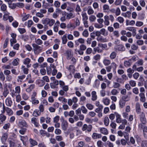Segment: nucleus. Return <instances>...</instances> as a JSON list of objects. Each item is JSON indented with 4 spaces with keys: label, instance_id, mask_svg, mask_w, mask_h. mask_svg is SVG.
I'll return each instance as SVG.
<instances>
[{
    "label": "nucleus",
    "instance_id": "nucleus-53",
    "mask_svg": "<svg viewBox=\"0 0 147 147\" xmlns=\"http://www.w3.org/2000/svg\"><path fill=\"white\" fill-rule=\"evenodd\" d=\"M86 107L89 110H91L94 108V105L90 103H88L86 105Z\"/></svg>",
    "mask_w": 147,
    "mask_h": 147
},
{
    "label": "nucleus",
    "instance_id": "nucleus-13",
    "mask_svg": "<svg viewBox=\"0 0 147 147\" xmlns=\"http://www.w3.org/2000/svg\"><path fill=\"white\" fill-rule=\"evenodd\" d=\"M139 96L140 97V100L141 102H145L146 98L144 93H140Z\"/></svg>",
    "mask_w": 147,
    "mask_h": 147
},
{
    "label": "nucleus",
    "instance_id": "nucleus-42",
    "mask_svg": "<svg viewBox=\"0 0 147 147\" xmlns=\"http://www.w3.org/2000/svg\"><path fill=\"white\" fill-rule=\"evenodd\" d=\"M28 68L25 67L24 66L22 65L21 69L23 70L24 73L25 74H27L28 73Z\"/></svg>",
    "mask_w": 147,
    "mask_h": 147
},
{
    "label": "nucleus",
    "instance_id": "nucleus-26",
    "mask_svg": "<svg viewBox=\"0 0 147 147\" xmlns=\"http://www.w3.org/2000/svg\"><path fill=\"white\" fill-rule=\"evenodd\" d=\"M62 43L63 44H65L67 41V34H65L61 37Z\"/></svg>",
    "mask_w": 147,
    "mask_h": 147
},
{
    "label": "nucleus",
    "instance_id": "nucleus-43",
    "mask_svg": "<svg viewBox=\"0 0 147 147\" xmlns=\"http://www.w3.org/2000/svg\"><path fill=\"white\" fill-rule=\"evenodd\" d=\"M116 20L120 24H123L124 21V20L123 17L119 16L117 18Z\"/></svg>",
    "mask_w": 147,
    "mask_h": 147
},
{
    "label": "nucleus",
    "instance_id": "nucleus-54",
    "mask_svg": "<svg viewBox=\"0 0 147 147\" xmlns=\"http://www.w3.org/2000/svg\"><path fill=\"white\" fill-rule=\"evenodd\" d=\"M99 47H96L93 49L94 51L95 52H97L98 53H101L103 51V50L99 48Z\"/></svg>",
    "mask_w": 147,
    "mask_h": 147
},
{
    "label": "nucleus",
    "instance_id": "nucleus-4",
    "mask_svg": "<svg viewBox=\"0 0 147 147\" xmlns=\"http://www.w3.org/2000/svg\"><path fill=\"white\" fill-rule=\"evenodd\" d=\"M65 55L66 56L67 59H70L72 56L71 50L70 49L66 50L65 53Z\"/></svg>",
    "mask_w": 147,
    "mask_h": 147
},
{
    "label": "nucleus",
    "instance_id": "nucleus-27",
    "mask_svg": "<svg viewBox=\"0 0 147 147\" xmlns=\"http://www.w3.org/2000/svg\"><path fill=\"white\" fill-rule=\"evenodd\" d=\"M34 87L35 85L34 84H31L26 89V91L27 92H29L34 89Z\"/></svg>",
    "mask_w": 147,
    "mask_h": 147
},
{
    "label": "nucleus",
    "instance_id": "nucleus-16",
    "mask_svg": "<svg viewBox=\"0 0 147 147\" xmlns=\"http://www.w3.org/2000/svg\"><path fill=\"white\" fill-rule=\"evenodd\" d=\"M6 104L7 106L11 107L12 104V101L10 97L7 98L5 100Z\"/></svg>",
    "mask_w": 147,
    "mask_h": 147
},
{
    "label": "nucleus",
    "instance_id": "nucleus-37",
    "mask_svg": "<svg viewBox=\"0 0 147 147\" xmlns=\"http://www.w3.org/2000/svg\"><path fill=\"white\" fill-rule=\"evenodd\" d=\"M121 99L126 102H127L130 100V98L127 95H125L122 96Z\"/></svg>",
    "mask_w": 147,
    "mask_h": 147
},
{
    "label": "nucleus",
    "instance_id": "nucleus-23",
    "mask_svg": "<svg viewBox=\"0 0 147 147\" xmlns=\"http://www.w3.org/2000/svg\"><path fill=\"white\" fill-rule=\"evenodd\" d=\"M36 82L37 84L40 87L42 86L45 84V82L43 80H37Z\"/></svg>",
    "mask_w": 147,
    "mask_h": 147
},
{
    "label": "nucleus",
    "instance_id": "nucleus-29",
    "mask_svg": "<svg viewBox=\"0 0 147 147\" xmlns=\"http://www.w3.org/2000/svg\"><path fill=\"white\" fill-rule=\"evenodd\" d=\"M41 112L38 110L35 109L32 115L33 116L36 117L40 115Z\"/></svg>",
    "mask_w": 147,
    "mask_h": 147
},
{
    "label": "nucleus",
    "instance_id": "nucleus-10",
    "mask_svg": "<svg viewBox=\"0 0 147 147\" xmlns=\"http://www.w3.org/2000/svg\"><path fill=\"white\" fill-rule=\"evenodd\" d=\"M21 16L22 17V20L23 21H24L28 18L30 16L29 14H26V13H23L21 14Z\"/></svg>",
    "mask_w": 147,
    "mask_h": 147
},
{
    "label": "nucleus",
    "instance_id": "nucleus-61",
    "mask_svg": "<svg viewBox=\"0 0 147 147\" xmlns=\"http://www.w3.org/2000/svg\"><path fill=\"white\" fill-rule=\"evenodd\" d=\"M54 133L56 135H59L61 134V131L59 129L56 128L55 130Z\"/></svg>",
    "mask_w": 147,
    "mask_h": 147
},
{
    "label": "nucleus",
    "instance_id": "nucleus-33",
    "mask_svg": "<svg viewBox=\"0 0 147 147\" xmlns=\"http://www.w3.org/2000/svg\"><path fill=\"white\" fill-rule=\"evenodd\" d=\"M103 63L105 66H107L110 64V61L109 59H105L103 61Z\"/></svg>",
    "mask_w": 147,
    "mask_h": 147
},
{
    "label": "nucleus",
    "instance_id": "nucleus-40",
    "mask_svg": "<svg viewBox=\"0 0 147 147\" xmlns=\"http://www.w3.org/2000/svg\"><path fill=\"white\" fill-rule=\"evenodd\" d=\"M126 102L125 101L121 99L119 101V104L121 108H123L125 106Z\"/></svg>",
    "mask_w": 147,
    "mask_h": 147
},
{
    "label": "nucleus",
    "instance_id": "nucleus-38",
    "mask_svg": "<svg viewBox=\"0 0 147 147\" xmlns=\"http://www.w3.org/2000/svg\"><path fill=\"white\" fill-rule=\"evenodd\" d=\"M81 15L82 17V21L86 20H88V17L86 12H82Z\"/></svg>",
    "mask_w": 147,
    "mask_h": 147
},
{
    "label": "nucleus",
    "instance_id": "nucleus-12",
    "mask_svg": "<svg viewBox=\"0 0 147 147\" xmlns=\"http://www.w3.org/2000/svg\"><path fill=\"white\" fill-rule=\"evenodd\" d=\"M104 23L105 25L108 26L109 25L110 22L109 21V16H108L106 15L104 16Z\"/></svg>",
    "mask_w": 147,
    "mask_h": 147
},
{
    "label": "nucleus",
    "instance_id": "nucleus-47",
    "mask_svg": "<svg viewBox=\"0 0 147 147\" xmlns=\"http://www.w3.org/2000/svg\"><path fill=\"white\" fill-rule=\"evenodd\" d=\"M35 42L36 44H37L38 45H41L43 43L42 40L40 38L36 39L35 40Z\"/></svg>",
    "mask_w": 147,
    "mask_h": 147
},
{
    "label": "nucleus",
    "instance_id": "nucleus-31",
    "mask_svg": "<svg viewBox=\"0 0 147 147\" xmlns=\"http://www.w3.org/2000/svg\"><path fill=\"white\" fill-rule=\"evenodd\" d=\"M117 55L116 52L114 51L112 52L109 56L110 59L111 60L114 59L116 57Z\"/></svg>",
    "mask_w": 147,
    "mask_h": 147
},
{
    "label": "nucleus",
    "instance_id": "nucleus-21",
    "mask_svg": "<svg viewBox=\"0 0 147 147\" xmlns=\"http://www.w3.org/2000/svg\"><path fill=\"white\" fill-rule=\"evenodd\" d=\"M100 31L101 34L105 36H107L108 35V31L106 30L105 28H102L100 29Z\"/></svg>",
    "mask_w": 147,
    "mask_h": 147
},
{
    "label": "nucleus",
    "instance_id": "nucleus-41",
    "mask_svg": "<svg viewBox=\"0 0 147 147\" xmlns=\"http://www.w3.org/2000/svg\"><path fill=\"white\" fill-rule=\"evenodd\" d=\"M5 111L9 115H11L13 114V112L11 109L8 107L5 108Z\"/></svg>",
    "mask_w": 147,
    "mask_h": 147
},
{
    "label": "nucleus",
    "instance_id": "nucleus-14",
    "mask_svg": "<svg viewBox=\"0 0 147 147\" xmlns=\"http://www.w3.org/2000/svg\"><path fill=\"white\" fill-rule=\"evenodd\" d=\"M29 141L30 144V147H33L37 145V142L32 138H30Z\"/></svg>",
    "mask_w": 147,
    "mask_h": 147
},
{
    "label": "nucleus",
    "instance_id": "nucleus-17",
    "mask_svg": "<svg viewBox=\"0 0 147 147\" xmlns=\"http://www.w3.org/2000/svg\"><path fill=\"white\" fill-rule=\"evenodd\" d=\"M92 98L91 100L93 101H95L97 98V96L96 94V92L94 91H92L91 93Z\"/></svg>",
    "mask_w": 147,
    "mask_h": 147
},
{
    "label": "nucleus",
    "instance_id": "nucleus-30",
    "mask_svg": "<svg viewBox=\"0 0 147 147\" xmlns=\"http://www.w3.org/2000/svg\"><path fill=\"white\" fill-rule=\"evenodd\" d=\"M103 9L105 12L108 13L109 12V6L107 4H105L103 6Z\"/></svg>",
    "mask_w": 147,
    "mask_h": 147
},
{
    "label": "nucleus",
    "instance_id": "nucleus-56",
    "mask_svg": "<svg viewBox=\"0 0 147 147\" xmlns=\"http://www.w3.org/2000/svg\"><path fill=\"white\" fill-rule=\"evenodd\" d=\"M112 69H113V70H115L116 68L117 67V64L114 62H112L111 64V65H110Z\"/></svg>",
    "mask_w": 147,
    "mask_h": 147
},
{
    "label": "nucleus",
    "instance_id": "nucleus-62",
    "mask_svg": "<svg viewBox=\"0 0 147 147\" xmlns=\"http://www.w3.org/2000/svg\"><path fill=\"white\" fill-rule=\"evenodd\" d=\"M121 86L120 84L116 82H114L113 83V87L114 88H118L120 87Z\"/></svg>",
    "mask_w": 147,
    "mask_h": 147
},
{
    "label": "nucleus",
    "instance_id": "nucleus-59",
    "mask_svg": "<svg viewBox=\"0 0 147 147\" xmlns=\"http://www.w3.org/2000/svg\"><path fill=\"white\" fill-rule=\"evenodd\" d=\"M113 36L116 37V38H118L119 36V31L118 30L114 31L113 32Z\"/></svg>",
    "mask_w": 147,
    "mask_h": 147
},
{
    "label": "nucleus",
    "instance_id": "nucleus-32",
    "mask_svg": "<svg viewBox=\"0 0 147 147\" xmlns=\"http://www.w3.org/2000/svg\"><path fill=\"white\" fill-rule=\"evenodd\" d=\"M100 131L102 134L107 135L108 134L107 129L104 127L101 128L100 129Z\"/></svg>",
    "mask_w": 147,
    "mask_h": 147
},
{
    "label": "nucleus",
    "instance_id": "nucleus-55",
    "mask_svg": "<svg viewBox=\"0 0 147 147\" xmlns=\"http://www.w3.org/2000/svg\"><path fill=\"white\" fill-rule=\"evenodd\" d=\"M1 9L3 11L5 12L7 9V6L4 4H2L1 6Z\"/></svg>",
    "mask_w": 147,
    "mask_h": 147
},
{
    "label": "nucleus",
    "instance_id": "nucleus-45",
    "mask_svg": "<svg viewBox=\"0 0 147 147\" xmlns=\"http://www.w3.org/2000/svg\"><path fill=\"white\" fill-rule=\"evenodd\" d=\"M32 104L33 105H37L39 103V101L36 98H31Z\"/></svg>",
    "mask_w": 147,
    "mask_h": 147
},
{
    "label": "nucleus",
    "instance_id": "nucleus-3",
    "mask_svg": "<svg viewBox=\"0 0 147 147\" xmlns=\"http://www.w3.org/2000/svg\"><path fill=\"white\" fill-rule=\"evenodd\" d=\"M92 126L91 125L89 124L87 125L86 124H84L82 126V130L83 131H86L88 132H90L92 129Z\"/></svg>",
    "mask_w": 147,
    "mask_h": 147
},
{
    "label": "nucleus",
    "instance_id": "nucleus-28",
    "mask_svg": "<svg viewBox=\"0 0 147 147\" xmlns=\"http://www.w3.org/2000/svg\"><path fill=\"white\" fill-rule=\"evenodd\" d=\"M131 12L130 11H128L126 12L125 13H123L121 14V15L125 18H129L131 16Z\"/></svg>",
    "mask_w": 147,
    "mask_h": 147
},
{
    "label": "nucleus",
    "instance_id": "nucleus-44",
    "mask_svg": "<svg viewBox=\"0 0 147 147\" xmlns=\"http://www.w3.org/2000/svg\"><path fill=\"white\" fill-rule=\"evenodd\" d=\"M96 19V17L94 15H91L89 17V20L91 22H94Z\"/></svg>",
    "mask_w": 147,
    "mask_h": 147
},
{
    "label": "nucleus",
    "instance_id": "nucleus-9",
    "mask_svg": "<svg viewBox=\"0 0 147 147\" xmlns=\"http://www.w3.org/2000/svg\"><path fill=\"white\" fill-rule=\"evenodd\" d=\"M135 108L136 112L137 114H140L141 111L140 107V104L138 102H137L136 104Z\"/></svg>",
    "mask_w": 147,
    "mask_h": 147
},
{
    "label": "nucleus",
    "instance_id": "nucleus-35",
    "mask_svg": "<svg viewBox=\"0 0 147 147\" xmlns=\"http://www.w3.org/2000/svg\"><path fill=\"white\" fill-rule=\"evenodd\" d=\"M75 11L78 15L80 14L79 12H81L82 11L80 6L78 4H77L76 5Z\"/></svg>",
    "mask_w": 147,
    "mask_h": 147
},
{
    "label": "nucleus",
    "instance_id": "nucleus-15",
    "mask_svg": "<svg viewBox=\"0 0 147 147\" xmlns=\"http://www.w3.org/2000/svg\"><path fill=\"white\" fill-rule=\"evenodd\" d=\"M75 15L71 12L67 13L66 15V18L67 20H69L74 18Z\"/></svg>",
    "mask_w": 147,
    "mask_h": 147
},
{
    "label": "nucleus",
    "instance_id": "nucleus-64",
    "mask_svg": "<svg viewBox=\"0 0 147 147\" xmlns=\"http://www.w3.org/2000/svg\"><path fill=\"white\" fill-rule=\"evenodd\" d=\"M143 134L145 138H147V127H145L143 129Z\"/></svg>",
    "mask_w": 147,
    "mask_h": 147
},
{
    "label": "nucleus",
    "instance_id": "nucleus-50",
    "mask_svg": "<svg viewBox=\"0 0 147 147\" xmlns=\"http://www.w3.org/2000/svg\"><path fill=\"white\" fill-rule=\"evenodd\" d=\"M55 22V20H54L53 19H49L48 24H49V26L51 27L53 25Z\"/></svg>",
    "mask_w": 147,
    "mask_h": 147
},
{
    "label": "nucleus",
    "instance_id": "nucleus-25",
    "mask_svg": "<svg viewBox=\"0 0 147 147\" xmlns=\"http://www.w3.org/2000/svg\"><path fill=\"white\" fill-rule=\"evenodd\" d=\"M33 24L34 23L31 20H28L27 22H26L25 23V25L27 26L28 28H30Z\"/></svg>",
    "mask_w": 147,
    "mask_h": 147
},
{
    "label": "nucleus",
    "instance_id": "nucleus-51",
    "mask_svg": "<svg viewBox=\"0 0 147 147\" xmlns=\"http://www.w3.org/2000/svg\"><path fill=\"white\" fill-rule=\"evenodd\" d=\"M6 118V116L3 114L0 115V121L1 122L4 121Z\"/></svg>",
    "mask_w": 147,
    "mask_h": 147
},
{
    "label": "nucleus",
    "instance_id": "nucleus-1",
    "mask_svg": "<svg viewBox=\"0 0 147 147\" xmlns=\"http://www.w3.org/2000/svg\"><path fill=\"white\" fill-rule=\"evenodd\" d=\"M32 46L33 48L34 53L38 55L41 53L42 51V48L35 43L32 44Z\"/></svg>",
    "mask_w": 147,
    "mask_h": 147
},
{
    "label": "nucleus",
    "instance_id": "nucleus-24",
    "mask_svg": "<svg viewBox=\"0 0 147 147\" xmlns=\"http://www.w3.org/2000/svg\"><path fill=\"white\" fill-rule=\"evenodd\" d=\"M102 101V102L106 105H108L110 102V100L107 98H103Z\"/></svg>",
    "mask_w": 147,
    "mask_h": 147
},
{
    "label": "nucleus",
    "instance_id": "nucleus-18",
    "mask_svg": "<svg viewBox=\"0 0 147 147\" xmlns=\"http://www.w3.org/2000/svg\"><path fill=\"white\" fill-rule=\"evenodd\" d=\"M135 23V21L133 20H126V26H134Z\"/></svg>",
    "mask_w": 147,
    "mask_h": 147
},
{
    "label": "nucleus",
    "instance_id": "nucleus-60",
    "mask_svg": "<svg viewBox=\"0 0 147 147\" xmlns=\"http://www.w3.org/2000/svg\"><path fill=\"white\" fill-rule=\"evenodd\" d=\"M19 59L17 58L14 59L12 62V64L14 66H16L18 64Z\"/></svg>",
    "mask_w": 147,
    "mask_h": 147
},
{
    "label": "nucleus",
    "instance_id": "nucleus-5",
    "mask_svg": "<svg viewBox=\"0 0 147 147\" xmlns=\"http://www.w3.org/2000/svg\"><path fill=\"white\" fill-rule=\"evenodd\" d=\"M140 115V118L141 121L143 124H145L146 123V119L144 113L142 112Z\"/></svg>",
    "mask_w": 147,
    "mask_h": 147
},
{
    "label": "nucleus",
    "instance_id": "nucleus-19",
    "mask_svg": "<svg viewBox=\"0 0 147 147\" xmlns=\"http://www.w3.org/2000/svg\"><path fill=\"white\" fill-rule=\"evenodd\" d=\"M102 137V135L100 134H98L96 133H94L93 134L92 137L94 139H99Z\"/></svg>",
    "mask_w": 147,
    "mask_h": 147
},
{
    "label": "nucleus",
    "instance_id": "nucleus-39",
    "mask_svg": "<svg viewBox=\"0 0 147 147\" xmlns=\"http://www.w3.org/2000/svg\"><path fill=\"white\" fill-rule=\"evenodd\" d=\"M104 124L106 126H107L109 125V120L107 117H105L104 120Z\"/></svg>",
    "mask_w": 147,
    "mask_h": 147
},
{
    "label": "nucleus",
    "instance_id": "nucleus-52",
    "mask_svg": "<svg viewBox=\"0 0 147 147\" xmlns=\"http://www.w3.org/2000/svg\"><path fill=\"white\" fill-rule=\"evenodd\" d=\"M132 92L136 95L138 94L139 93V90L137 87L134 88L132 90Z\"/></svg>",
    "mask_w": 147,
    "mask_h": 147
},
{
    "label": "nucleus",
    "instance_id": "nucleus-34",
    "mask_svg": "<svg viewBox=\"0 0 147 147\" xmlns=\"http://www.w3.org/2000/svg\"><path fill=\"white\" fill-rule=\"evenodd\" d=\"M131 65V59H129L128 61H125L124 62V65L126 67H129Z\"/></svg>",
    "mask_w": 147,
    "mask_h": 147
},
{
    "label": "nucleus",
    "instance_id": "nucleus-57",
    "mask_svg": "<svg viewBox=\"0 0 147 147\" xmlns=\"http://www.w3.org/2000/svg\"><path fill=\"white\" fill-rule=\"evenodd\" d=\"M83 36L85 37H87L89 35V33L87 30H84L82 33Z\"/></svg>",
    "mask_w": 147,
    "mask_h": 147
},
{
    "label": "nucleus",
    "instance_id": "nucleus-7",
    "mask_svg": "<svg viewBox=\"0 0 147 147\" xmlns=\"http://www.w3.org/2000/svg\"><path fill=\"white\" fill-rule=\"evenodd\" d=\"M62 129L64 131H66L68 127V122L66 120H63L61 124Z\"/></svg>",
    "mask_w": 147,
    "mask_h": 147
},
{
    "label": "nucleus",
    "instance_id": "nucleus-11",
    "mask_svg": "<svg viewBox=\"0 0 147 147\" xmlns=\"http://www.w3.org/2000/svg\"><path fill=\"white\" fill-rule=\"evenodd\" d=\"M115 115L116 117V122L117 123H120L122 122V119L120 115L117 113H115Z\"/></svg>",
    "mask_w": 147,
    "mask_h": 147
},
{
    "label": "nucleus",
    "instance_id": "nucleus-22",
    "mask_svg": "<svg viewBox=\"0 0 147 147\" xmlns=\"http://www.w3.org/2000/svg\"><path fill=\"white\" fill-rule=\"evenodd\" d=\"M117 50L119 51H125V48L122 45H119L117 46L116 48Z\"/></svg>",
    "mask_w": 147,
    "mask_h": 147
},
{
    "label": "nucleus",
    "instance_id": "nucleus-2",
    "mask_svg": "<svg viewBox=\"0 0 147 147\" xmlns=\"http://www.w3.org/2000/svg\"><path fill=\"white\" fill-rule=\"evenodd\" d=\"M86 49V46L84 44H81L80 46V49L78 50L77 49H75V51L77 52L80 55L83 54V51Z\"/></svg>",
    "mask_w": 147,
    "mask_h": 147
},
{
    "label": "nucleus",
    "instance_id": "nucleus-8",
    "mask_svg": "<svg viewBox=\"0 0 147 147\" xmlns=\"http://www.w3.org/2000/svg\"><path fill=\"white\" fill-rule=\"evenodd\" d=\"M8 138V134L7 132L3 133L1 138V140L2 143L5 142Z\"/></svg>",
    "mask_w": 147,
    "mask_h": 147
},
{
    "label": "nucleus",
    "instance_id": "nucleus-20",
    "mask_svg": "<svg viewBox=\"0 0 147 147\" xmlns=\"http://www.w3.org/2000/svg\"><path fill=\"white\" fill-rule=\"evenodd\" d=\"M96 40L98 41L101 42H107V39L101 36L97 37Z\"/></svg>",
    "mask_w": 147,
    "mask_h": 147
},
{
    "label": "nucleus",
    "instance_id": "nucleus-63",
    "mask_svg": "<svg viewBox=\"0 0 147 147\" xmlns=\"http://www.w3.org/2000/svg\"><path fill=\"white\" fill-rule=\"evenodd\" d=\"M142 147H147V141L144 140L142 141L141 143Z\"/></svg>",
    "mask_w": 147,
    "mask_h": 147
},
{
    "label": "nucleus",
    "instance_id": "nucleus-48",
    "mask_svg": "<svg viewBox=\"0 0 147 147\" xmlns=\"http://www.w3.org/2000/svg\"><path fill=\"white\" fill-rule=\"evenodd\" d=\"M119 92L117 90L115 89H113L111 91V94L113 95H116Z\"/></svg>",
    "mask_w": 147,
    "mask_h": 147
},
{
    "label": "nucleus",
    "instance_id": "nucleus-46",
    "mask_svg": "<svg viewBox=\"0 0 147 147\" xmlns=\"http://www.w3.org/2000/svg\"><path fill=\"white\" fill-rule=\"evenodd\" d=\"M58 99L63 103H65L67 102V99L62 96L59 97Z\"/></svg>",
    "mask_w": 147,
    "mask_h": 147
},
{
    "label": "nucleus",
    "instance_id": "nucleus-49",
    "mask_svg": "<svg viewBox=\"0 0 147 147\" xmlns=\"http://www.w3.org/2000/svg\"><path fill=\"white\" fill-rule=\"evenodd\" d=\"M67 28L68 29H69L72 28L73 29H75L76 26L73 25V24L71 23L68 24L66 26Z\"/></svg>",
    "mask_w": 147,
    "mask_h": 147
},
{
    "label": "nucleus",
    "instance_id": "nucleus-58",
    "mask_svg": "<svg viewBox=\"0 0 147 147\" xmlns=\"http://www.w3.org/2000/svg\"><path fill=\"white\" fill-rule=\"evenodd\" d=\"M10 125V123H7L4 125L3 127V128L5 130H7L9 128Z\"/></svg>",
    "mask_w": 147,
    "mask_h": 147
},
{
    "label": "nucleus",
    "instance_id": "nucleus-36",
    "mask_svg": "<svg viewBox=\"0 0 147 147\" xmlns=\"http://www.w3.org/2000/svg\"><path fill=\"white\" fill-rule=\"evenodd\" d=\"M87 13L88 15H91L94 13V11L90 6H88L87 9Z\"/></svg>",
    "mask_w": 147,
    "mask_h": 147
},
{
    "label": "nucleus",
    "instance_id": "nucleus-6",
    "mask_svg": "<svg viewBox=\"0 0 147 147\" xmlns=\"http://www.w3.org/2000/svg\"><path fill=\"white\" fill-rule=\"evenodd\" d=\"M31 61L30 59L28 58H26L23 60V63L24 65H26L27 68H29L31 66V64L30 63Z\"/></svg>",
    "mask_w": 147,
    "mask_h": 147
}]
</instances>
